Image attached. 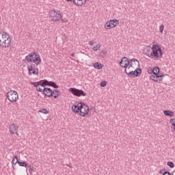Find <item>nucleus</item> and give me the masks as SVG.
<instances>
[{"label":"nucleus","mask_w":175,"mask_h":175,"mask_svg":"<svg viewBox=\"0 0 175 175\" xmlns=\"http://www.w3.org/2000/svg\"><path fill=\"white\" fill-rule=\"evenodd\" d=\"M72 110L75 114H79L81 117H85L90 113V107L83 102L78 103L72 107Z\"/></svg>","instance_id":"f257e3e1"},{"label":"nucleus","mask_w":175,"mask_h":175,"mask_svg":"<svg viewBox=\"0 0 175 175\" xmlns=\"http://www.w3.org/2000/svg\"><path fill=\"white\" fill-rule=\"evenodd\" d=\"M151 52L150 54H147L149 58L152 59H159L163 55V53L162 52V48L159 46L158 44H154L151 48Z\"/></svg>","instance_id":"f03ea898"},{"label":"nucleus","mask_w":175,"mask_h":175,"mask_svg":"<svg viewBox=\"0 0 175 175\" xmlns=\"http://www.w3.org/2000/svg\"><path fill=\"white\" fill-rule=\"evenodd\" d=\"M12 43V38L8 35L6 32H3V34L0 33V46L5 49L10 47Z\"/></svg>","instance_id":"7ed1b4c3"},{"label":"nucleus","mask_w":175,"mask_h":175,"mask_svg":"<svg viewBox=\"0 0 175 175\" xmlns=\"http://www.w3.org/2000/svg\"><path fill=\"white\" fill-rule=\"evenodd\" d=\"M27 62H33L36 65H39L42 62V59H40V55L36 53V51L30 53L28 55L25 57Z\"/></svg>","instance_id":"20e7f679"},{"label":"nucleus","mask_w":175,"mask_h":175,"mask_svg":"<svg viewBox=\"0 0 175 175\" xmlns=\"http://www.w3.org/2000/svg\"><path fill=\"white\" fill-rule=\"evenodd\" d=\"M38 83H40L41 87H53V88H55L57 90V88H59V86L57 85V83L53 81H48L47 79H44L38 81Z\"/></svg>","instance_id":"39448f33"},{"label":"nucleus","mask_w":175,"mask_h":175,"mask_svg":"<svg viewBox=\"0 0 175 175\" xmlns=\"http://www.w3.org/2000/svg\"><path fill=\"white\" fill-rule=\"evenodd\" d=\"M7 98L12 103H16L18 99V93L16 90H10L7 93Z\"/></svg>","instance_id":"423d86ee"},{"label":"nucleus","mask_w":175,"mask_h":175,"mask_svg":"<svg viewBox=\"0 0 175 175\" xmlns=\"http://www.w3.org/2000/svg\"><path fill=\"white\" fill-rule=\"evenodd\" d=\"M50 18L52 21H62V15L61 14V12L55 11V10H53L49 12Z\"/></svg>","instance_id":"0eeeda50"},{"label":"nucleus","mask_w":175,"mask_h":175,"mask_svg":"<svg viewBox=\"0 0 175 175\" xmlns=\"http://www.w3.org/2000/svg\"><path fill=\"white\" fill-rule=\"evenodd\" d=\"M69 91L75 96H87V93L84 92L83 90H79L76 88H70L69 89Z\"/></svg>","instance_id":"6e6552de"},{"label":"nucleus","mask_w":175,"mask_h":175,"mask_svg":"<svg viewBox=\"0 0 175 175\" xmlns=\"http://www.w3.org/2000/svg\"><path fill=\"white\" fill-rule=\"evenodd\" d=\"M125 73L129 76H131V77H139V76L142 75V68H137L134 71L133 70H131V71H129V72H126V69H125Z\"/></svg>","instance_id":"1a4fd4ad"},{"label":"nucleus","mask_w":175,"mask_h":175,"mask_svg":"<svg viewBox=\"0 0 175 175\" xmlns=\"http://www.w3.org/2000/svg\"><path fill=\"white\" fill-rule=\"evenodd\" d=\"M120 23V21L117 19L111 20L105 23L106 29H111V28H114L118 25Z\"/></svg>","instance_id":"9d476101"},{"label":"nucleus","mask_w":175,"mask_h":175,"mask_svg":"<svg viewBox=\"0 0 175 175\" xmlns=\"http://www.w3.org/2000/svg\"><path fill=\"white\" fill-rule=\"evenodd\" d=\"M39 92H42L47 98H51L53 96V90L50 88H44L43 89L39 88Z\"/></svg>","instance_id":"9b49d317"},{"label":"nucleus","mask_w":175,"mask_h":175,"mask_svg":"<svg viewBox=\"0 0 175 175\" xmlns=\"http://www.w3.org/2000/svg\"><path fill=\"white\" fill-rule=\"evenodd\" d=\"M120 66H122V68H124L125 69H126V68H128V66L131 65V62L129 59H128V57H124L122 58L120 62Z\"/></svg>","instance_id":"f8f14e48"},{"label":"nucleus","mask_w":175,"mask_h":175,"mask_svg":"<svg viewBox=\"0 0 175 175\" xmlns=\"http://www.w3.org/2000/svg\"><path fill=\"white\" fill-rule=\"evenodd\" d=\"M140 64H139V60L137 59H130V65L129 66L128 69H136L138 66H139Z\"/></svg>","instance_id":"ddd939ff"},{"label":"nucleus","mask_w":175,"mask_h":175,"mask_svg":"<svg viewBox=\"0 0 175 175\" xmlns=\"http://www.w3.org/2000/svg\"><path fill=\"white\" fill-rule=\"evenodd\" d=\"M152 72L153 75L150 76V80H152L154 81L155 79L157 78V76L159 75V72H161V68L158 66H155L152 70Z\"/></svg>","instance_id":"4468645a"},{"label":"nucleus","mask_w":175,"mask_h":175,"mask_svg":"<svg viewBox=\"0 0 175 175\" xmlns=\"http://www.w3.org/2000/svg\"><path fill=\"white\" fill-rule=\"evenodd\" d=\"M10 132L12 135H16L18 132V127H16L14 124L10 126Z\"/></svg>","instance_id":"2eb2a0df"},{"label":"nucleus","mask_w":175,"mask_h":175,"mask_svg":"<svg viewBox=\"0 0 175 175\" xmlns=\"http://www.w3.org/2000/svg\"><path fill=\"white\" fill-rule=\"evenodd\" d=\"M72 2L76 6H83L87 3V0H72Z\"/></svg>","instance_id":"dca6fc26"},{"label":"nucleus","mask_w":175,"mask_h":175,"mask_svg":"<svg viewBox=\"0 0 175 175\" xmlns=\"http://www.w3.org/2000/svg\"><path fill=\"white\" fill-rule=\"evenodd\" d=\"M27 69H28L29 75H32V74L38 75V73H36V70H35V66H28Z\"/></svg>","instance_id":"f3484780"},{"label":"nucleus","mask_w":175,"mask_h":175,"mask_svg":"<svg viewBox=\"0 0 175 175\" xmlns=\"http://www.w3.org/2000/svg\"><path fill=\"white\" fill-rule=\"evenodd\" d=\"M55 99H57L59 96V90L54 89L52 90V96Z\"/></svg>","instance_id":"a211bd4d"},{"label":"nucleus","mask_w":175,"mask_h":175,"mask_svg":"<svg viewBox=\"0 0 175 175\" xmlns=\"http://www.w3.org/2000/svg\"><path fill=\"white\" fill-rule=\"evenodd\" d=\"M163 77H165V75L162 74L159 75H159L156 76V78L153 81H154L155 83H158V81H162V80H163Z\"/></svg>","instance_id":"6ab92c4d"},{"label":"nucleus","mask_w":175,"mask_h":175,"mask_svg":"<svg viewBox=\"0 0 175 175\" xmlns=\"http://www.w3.org/2000/svg\"><path fill=\"white\" fill-rule=\"evenodd\" d=\"M163 114H165V116H167L169 117H173V116H174V112H173L170 110H164Z\"/></svg>","instance_id":"aec40b11"},{"label":"nucleus","mask_w":175,"mask_h":175,"mask_svg":"<svg viewBox=\"0 0 175 175\" xmlns=\"http://www.w3.org/2000/svg\"><path fill=\"white\" fill-rule=\"evenodd\" d=\"M94 69H103V66L99 62H96L93 64Z\"/></svg>","instance_id":"412c9836"},{"label":"nucleus","mask_w":175,"mask_h":175,"mask_svg":"<svg viewBox=\"0 0 175 175\" xmlns=\"http://www.w3.org/2000/svg\"><path fill=\"white\" fill-rule=\"evenodd\" d=\"M31 84L33 85V87H36L37 91H39V88H40V83L33 82Z\"/></svg>","instance_id":"4be33fe9"},{"label":"nucleus","mask_w":175,"mask_h":175,"mask_svg":"<svg viewBox=\"0 0 175 175\" xmlns=\"http://www.w3.org/2000/svg\"><path fill=\"white\" fill-rule=\"evenodd\" d=\"M16 163H18L20 166H22L23 167H27V165L25 161L21 162L16 160Z\"/></svg>","instance_id":"5701e85b"},{"label":"nucleus","mask_w":175,"mask_h":175,"mask_svg":"<svg viewBox=\"0 0 175 175\" xmlns=\"http://www.w3.org/2000/svg\"><path fill=\"white\" fill-rule=\"evenodd\" d=\"M100 49V44H97L96 46H94L92 50L94 51H98Z\"/></svg>","instance_id":"b1692460"},{"label":"nucleus","mask_w":175,"mask_h":175,"mask_svg":"<svg viewBox=\"0 0 175 175\" xmlns=\"http://www.w3.org/2000/svg\"><path fill=\"white\" fill-rule=\"evenodd\" d=\"M39 113H42V114H49V110L46 109L42 108L38 111Z\"/></svg>","instance_id":"393cba45"},{"label":"nucleus","mask_w":175,"mask_h":175,"mask_svg":"<svg viewBox=\"0 0 175 175\" xmlns=\"http://www.w3.org/2000/svg\"><path fill=\"white\" fill-rule=\"evenodd\" d=\"M17 161H18V159H17V155H15L12 159L13 165H17L18 163H16L17 162Z\"/></svg>","instance_id":"a878e982"},{"label":"nucleus","mask_w":175,"mask_h":175,"mask_svg":"<svg viewBox=\"0 0 175 175\" xmlns=\"http://www.w3.org/2000/svg\"><path fill=\"white\" fill-rule=\"evenodd\" d=\"M107 53V51H102L100 53V57H102L103 58H104V57H106Z\"/></svg>","instance_id":"bb28decb"},{"label":"nucleus","mask_w":175,"mask_h":175,"mask_svg":"<svg viewBox=\"0 0 175 175\" xmlns=\"http://www.w3.org/2000/svg\"><path fill=\"white\" fill-rule=\"evenodd\" d=\"M170 123L172 124V125L173 126V130L175 132V118L174 119H171L170 120Z\"/></svg>","instance_id":"cd10ccee"},{"label":"nucleus","mask_w":175,"mask_h":175,"mask_svg":"<svg viewBox=\"0 0 175 175\" xmlns=\"http://www.w3.org/2000/svg\"><path fill=\"white\" fill-rule=\"evenodd\" d=\"M167 166H169L171 168L174 167V163L173 162H172V161H168L167 163Z\"/></svg>","instance_id":"c85d7f7f"},{"label":"nucleus","mask_w":175,"mask_h":175,"mask_svg":"<svg viewBox=\"0 0 175 175\" xmlns=\"http://www.w3.org/2000/svg\"><path fill=\"white\" fill-rule=\"evenodd\" d=\"M100 87H106V85H107V82L106 81H103L100 82Z\"/></svg>","instance_id":"c756f323"},{"label":"nucleus","mask_w":175,"mask_h":175,"mask_svg":"<svg viewBox=\"0 0 175 175\" xmlns=\"http://www.w3.org/2000/svg\"><path fill=\"white\" fill-rule=\"evenodd\" d=\"M165 28V25H161L159 27V32H161V33H163V29Z\"/></svg>","instance_id":"7c9ffc66"},{"label":"nucleus","mask_w":175,"mask_h":175,"mask_svg":"<svg viewBox=\"0 0 175 175\" xmlns=\"http://www.w3.org/2000/svg\"><path fill=\"white\" fill-rule=\"evenodd\" d=\"M163 175H172V173H170V172H169V171H165L163 173Z\"/></svg>","instance_id":"2f4dec72"},{"label":"nucleus","mask_w":175,"mask_h":175,"mask_svg":"<svg viewBox=\"0 0 175 175\" xmlns=\"http://www.w3.org/2000/svg\"><path fill=\"white\" fill-rule=\"evenodd\" d=\"M165 170H166L165 169H163V170H161L160 171H159V174H163V173H165Z\"/></svg>","instance_id":"473e14b6"},{"label":"nucleus","mask_w":175,"mask_h":175,"mask_svg":"<svg viewBox=\"0 0 175 175\" xmlns=\"http://www.w3.org/2000/svg\"><path fill=\"white\" fill-rule=\"evenodd\" d=\"M148 72L149 73V75H152V69H150V70H148Z\"/></svg>","instance_id":"72a5a7b5"},{"label":"nucleus","mask_w":175,"mask_h":175,"mask_svg":"<svg viewBox=\"0 0 175 175\" xmlns=\"http://www.w3.org/2000/svg\"><path fill=\"white\" fill-rule=\"evenodd\" d=\"M89 44H90V46H92L94 44V41H92V40L90 41Z\"/></svg>","instance_id":"f704fd0d"},{"label":"nucleus","mask_w":175,"mask_h":175,"mask_svg":"<svg viewBox=\"0 0 175 175\" xmlns=\"http://www.w3.org/2000/svg\"><path fill=\"white\" fill-rule=\"evenodd\" d=\"M130 70H131V69H128V68H127L126 72H127L128 73H129V72H131Z\"/></svg>","instance_id":"c9c22d12"},{"label":"nucleus","mask_w":175,"mask_h":175,"mask_svg":"<svg viewBox=\"0 0 175 175\" xmlns=\"http://www.w3.org/2000/svg\"><path fill=\"white\" fill-rule=\"evenodd\" d=\"M68 2H73V0H66Z\"/></svg>","instance_id":"e433bc0d"},{"label":"nucleus","mask_w":175,"mask_h":175,"mask_svg":"<svg viewBox=\"0 0 175 175\" xmlns=\"http://www.w3.org/2000/svg\"><path fill=\"white\" fill-rule=\"evenodd\" d=\"M71 55H72V57H75V53H72Z\"/></svg>","instance_id":"4c0bfd02"},{"label":"nucleus","mask_w":175,"mask_h":175,"mask_svg":"<svg viewBox=\"0 0 175 175\" xmlns=\"http://www.w3.org/2000/svg\"><path fill=\"white\" fill-rule=\"evenodd\" d=\"M28 167L31 168L32 166L31 165H28Z\"/></svg>","instance_id":"58836bf2"}]
</instances>
